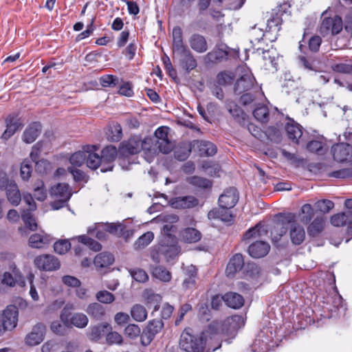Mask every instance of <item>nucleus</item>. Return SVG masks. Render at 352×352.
I'll return each mask as SVG.
<instances>
[{"mask_svg":"<svg viewBox=\"0 0 352 352\" xmlns=\"http://www.w3.org/2000/svg\"><path fill=\"white\" fill-rule=\"evenodd\" d=\"M307 149L318 155H324L327 151L324 147V143L319 140H311L307 144Z\"/></svg>","mask_w":352,"mask_h":352,"instance_id":"obj_48","label":"nucleus"},{"mask_svg":"<svg viewBox=\"0 0 352 352\" xmlns=\"http://www.w3.org/2000/svg\"><path fill=\"white\" fill-rule=\"evenodd\" d=\"M118 155V150L116 146L109 145L105 146L101 151V160L102 168H100L102 173L112 170L113 168V162Z\"/></svg>","mask_w":352,"mask_h":352,"instance_id":"obj_10","label":"nucleus"},{"mask_svg":"<svg viewBox=\"0 0 352 352\" xmlns=\"http://www.w3.org/2000/svg\"><path fill=\"white\" fill-rule=\"evenodd\" d=\"M18 322V309L14 305L8 306L0 314V336L5 331L14 329Z\"/></svg>","mask_w":352,"mask_h":352,"instance_id":"obj_4","label":"nucleus"},{"mask_svg":"<svg viewBox=\"0 0 352 352\" xmlns=\"http://www.w3.org/2000/svg\"><path fill=\"white\" fill-rule=\"evenodd\" d=\"M316 209L323 214L328 213L333 207V201L328 199L318 201L314 205Z\"/></svg>","mask_w":352,"mask_h":352,"instance_id":"obj_54","label":"nucleus"},{"mask_svg":"<svg viewBox=\"0 0 352 352\" xmlns=\"http://www.w3.org/2000/svg\"><path fill=\"white\" fill-rule=\"evenodd\" d=\"M151 140L150 138H142L139 135H133L120 143L119 151L120 154L126 156L137 154L142 150L151 151Z\"/></svg>","mask_w":352,"mask_h":352,"instance_id":"obj_2","label":"nucleus"},{"mask_svg":"<svg viewBox=\"0 0 352 352\" xmlns=\"http://www.w3.org/2000/svg\"><path fill=\"white\" fill-rule=\"evenodd\" d=\"M87 146L82 151H77L73 153L69 157V162L72 166L80 167L86 161Z\"/></svg>","mask_w":352,"mask_h":352,"instance_id":"obj_44","label":"nucleus"},{"mask_svg":"<svg viewBox=\"0 0 352 352\" xmlns=\"http://www.w3.org/2000/svg\"><path fill=\"white\" fill-rule=\"evenodd\" d=\"M154 234L152 232H147L140 236L134 243L135 250H141L146 247L153 240Z\"/></svg>","mask_w":352,"mask_h":352,"instance_id":"obj_41","label":"nucleus"},{"mask_svg":"<svg viewBox=\"0 0 352 352\" xmlns=\"http://www.w3.org/2000/svg\"><path fill=\"white\" fill-rule=\"evenodd\" d=\"M261 233L259 231L258 225L250 228L243 235V240L250 241L251 239H255L260 237Z\"/></svg>","mask_w":352,"mask_h":352,"instance_id":"obj_63","label":"nucleus"},{"mask_svg":"<svg viewBox=\"0 0 352 352\" xmlns=\"http://www.w3.org/2000/svg\"><path fill=\"white\" fill-rule=\"evenodd\" d=\"M188 43L193 51L199 54L206 52L208 49L206 38L197 33L192 34L189 37Z\"/></svg>","mask_w":352,"mask_h":352,"instance_id":"obj_20","label":"nucleus"},{"mask_svg":"<svg viewBox=\"0 0 352 352\" xmlns=\"http://www.w3.org/2000/svg\"><path fill=\"white\" fill-rule=\"evenodd\" d=\"M230 209V208L219 206V208L210 210L208 213V216L210 218L217 219L223 222L229 223L233 220V216L231 214Z\"/></svg>","mask_w":352,"mask_h":352,"instance_id":"obj_30","label":"nucleus"},{"mask_svg":"<svg viewBox=\"0 0 352 352\" xmlns=\"http://www.w3.org/2000/svg\"><path fill=\"white\" fill-rule=\"evenodd\" d=\"M186 180L190 184L202 189L210 188L212 186L210 180L198 176L188 177Z\"/></svg>","mask_w":352,"mask_h":352,"instance_id":"obj_43","label":"nucleus"},{"mask_svg":"<svg viewBox=\"0 0 352 352\" xmlns=\"http://www.w3.org/2000/svg\"><path fill=\"white\" fill-rule=\"evenodd\" d=\"M188 47L183 41V32L179 26H175L173 29V49L174 53L183 50Z\"/></svg>","mask_w":352,"mask_h":352,"instance_id":"obj_31","label":"nucleus"},{"mask_svg":"<svg viewBox=\"0 0 352 352\" xmlns=\"http://www.w3.org/2000/svg\"><path fill=\"white\" fill-rule=\"evenodd\" d=\"M133 278L139 283H145L148 280L147 273L142 269H135L130 270Z\"/></svg>","mask_w":352,"mask_h":352,"instance_id":"obj_59","label":"nucleus"},{"mask_svg":"<svg viewBox=\"0 0 352 352\" xmlns=\"http://www.w3.org/2000/svg\"><path fill=\"white\" fill-rule=\"evenodd\" d=\"M6 129L1 136L2 139L4 140L9 139L16 131L21 129L23 126L22 121L16 114L9 115L6 120Z\"/></svg>","mask_w":352,"mask_h":352,"instance_id":"obj_12","label":"nucleus"},{"mask_svg":"<svg viewBox=\"0 0 352 352\" xmlns=\"http://www.w3.org/2000/svg\"><path fill=\"white\" fill-rule=\"evenodd\" d=\"M87 314L93 319L101 320L106 315L105 308L99 302H91L85 309Z\"/></svg>","mask_w":352,"mask_h":352,"instance_id":"obj_29","label":"nucleus"},{"mask_svg":"<svg viewBox=\"0 0 352 352\" xmlns=\"http://www.w3.org/2000/svg\"><path fill=\"white\" fill-rule=\"evenodd\" d=\"M34 196L38 201H44L47 198V190L44 182L38 179L33 184Z\"/></svg>","mask_w":352,"mask_h":352,"instance_id":"obj_39","label":"nucleus"},{"mask_svg":"<svg viewBox=\"0 0 352 352\" xmlns=\"http://www.w3.org/2000/svg\"><path fill=\"white\" fill-rule=\"evenodd\" d=\"M107 138L111 142H118L122 138V129L120 124L116 123L109 126L107 133Z\"/></svg>","mask_w":352,"mask_h":352,"instance_id":"obj_40","label":"nucleus"},{"mask_svg":"<svg viewBox=\"0 0 352 352\" xmlns=\"http://www.w3.org/2000/svg\"><path fill=\"white\" fill-rule=\"evenodd\" d=\"M41 151V144L40 142H37L32 146L30 155L31 160L36 164V170L40 173L43 171L41 168L42 166L45 168V165L47 164V162L45 160H38Z\"/></svg>","mask_w":352,"mask_h":352,"instance_id":"obj_36","label":"nucleus"},{"mask_svg":"<svg viewBox=\"0 0 352 352\" xmlns=\"http://www.w3.org/2000/svg\"><path fill=\"white\" fill-rule=\"evenodd\" d=\"M324 219L316 218L307 228L308 234L311 236H316L320 233L324 228Z\"/></svg>","mask_w":352,"mask_h":352,"instance_id":"obj_42","label":"nucleus"},{"mask_svg":"<svg viewBox=\"0 0 352 352\" xmlns=\"http://www.w3.org/2000/svg\"><path fill=\"white\" fill-rule=\"evenodd\" d=\"M51 241L50 236L46 234H34L29 238V245L32 248H43Z\"/></svg>","mask_w":352,"mask_h":352,"instance_id":"obj_32","label":"nucleus"},{"mask_svg":"<svg viewBox=\"0 0 352 352\" xmlns=\"http://www.w3.org/2000/svg\"><path fill=\"white\" fill-rule=\"evenodd\" d=\"M32 171V166L31 162L27 159L23 160V162L21 164V170H20V174H21V178L24 181L28 180L31 177Z\"/></svg>","mask_w":352,"mask_h":352,"instance_id":"obj_55","label":"nucleus"},{"mask_svg":"<svg viewBox=\"0 0 352 352\" xmlns=\"http://www.w3.org/2000/svg\"><path fill=\"white\" fill-rule=\"evenodd\" d=\"M155 147H157L159 151L163 153H168L171 151L173 145L168 138L160 142H155L153 145L154 150L155 149Z\"/></svg>","mask_w":352,"mask_h":352,"instance_id":"obj_60","label":"nucleus"},{"mask_svg":"<svg viewBox=\"0 0 352 352\" xmlns=\"http://www.w3.org/2000/svg\"><path fill=\"white\" fill-rule=\"evenodd\" d=\"M71 243L68 240L63 239L56 241L54 245V251L59 254H64L70 249Z\"/></svg>","mask_w":352,"mask_h":352,"instance_id":"obj_58","label":"nucleus"},{"mask_svg":"<svg viewBox=\"0 0 352 352\" xmlns=\"http://www.w3.org/2000/svg\"><path fill=\"white\" fill-rule=\"evenodd\" d=\"M97 147L93 145H87L86 164L92 170L98 167L102 168V162L100 156L96 153Z\"/></svg>","mask_w":352,"mask_h":352,"instance_id":"obj_19","label":"nucleus"},{"mask_svg":"<svg viewBox=\"0 0 352 352\" xmlns=\"http://www.w3.org/2000/svg\"><path fill=\"white\" fill-rule=\"evenodd\" d=\"M322 43V38L320 36L315 35L311 36L308 42L309 49L314 52H316L319 50Z\"/></svg>","mask_w":352,"mask_h":352,"instance_id":"obj_64","label":"nucleus"},{"mask_svg":"<svg viewBox=\"0 0 352 352\" xmlns=\"http://www.w3.org/2000/svg\"><path fill=\"white\" fill-rule=\"evenodd\" d=\"M199 199L192 195L181 196L174 198L171 206L176 209H190L199 205Z\"/></svg>","mask_w":352,"mask_h":352,"instance_id":"obj_17","label":"nucleus"},{"mask_svg":"<svg viewBox=\"0 0 352 352\" xmlns=\"http://www.w3.org/2000/svg\"><path fill=\"white\" fill-rule=\"evenodd\" d=\"M285 129L288 139L293 143L299 144L302 136V127L294 120L289 119Z\"/></svg>","mask_w":352,"mask_h":352,"instance_id":"obj_13","label":"nucleus"},{"mask_svg":"<svg viewBox=\"0 0 352 352\" xmlns=\"http://www.w3.org/2000/svg\"><path fill=\"white\" fill-rule=\"evenodd\" d=\"M168 128L167 127H159L155 132L154 137H146V138L151 139V147L152 151H154V148H153V145L155 142H160L166 139H168Z\"/></svg>","mask_w":352,"mask_h":352,"instance_id":"obj_50","label":"nucleus"},{"mask_svg":"<svg viewBox=\"0 0 352 352\" xmlns=\"http://www.w3.org/2000/svg\"><path fill=\"white\" fill-rule=\"evenodd\" d=\"M334 160L342 162L352 160V146L348 143H338L332 146L331 150Z\"/></svg>","mask_w":352,"mask_h":352,"instance_id":"obj_9","label":"nucleus"},{"mask_svg":"<svg viewBox=\"0 0 352 352\" xmlns=\"http://www.w3.org/2000/svg\"><path fill=\"white\" fill-rule=\"evenodd\" d=\"M141 329L138 324H129L124 329V334L131 340H135L140 336Z\"/></svg>","mask_w":352,"mask_h":352,"instance_id":"obj_51","label":"nucleus"},{"mask_svg":"<svg viewBox=\"0 0 352 352\" xmlns=\"http://www.w3.org/2000/svg\"><path fill=\"white\" fill-rule=\"evenodd\" d=\"M179 57V64L187 72L194 69L197 65V60L192 53L187 47L175 53Z\"/></svg>","mask_w":352,"mask_h":352,"instance_id":"obj_15","label":"nucleus"},{"mask_svg":"<svg viewBox=\"0 0 352 352\" xmlns=\"http://www.w3.org/2000/svg\"><path fill=\"white\" fill-rule=\"evenodd\" d=\"M253 116L258 121L266 123L269 120V109L264 105L258 107L254 110Z\"/></svg>","mask_w":352,"mask_h":352,"instance_id":"obj_46","label":"nucleus"},{"mask_svg":"<svg viewBox=\"0 0 352 352\" xmlns=\"http://www.w3.org/2000/svg\"><path fill=\"white\" fill-rule=\"evenodd\" d=\"M343 28L342 18L338 16L324 18L320 25V32L324 34L331 33L332 35L339 34Z\"/></svg>","mask_w":352,"mask_h":352,"instance_id":"obj_8","label":"nucleus"},{"mask_svg":"<svg viewBox=\"0 0 352 352\" xmlns=\"http://www.w3.org/2000/svg\"><path fill=\"white\" fill-rule=\"evenodd\" d=\"M206 342L203 336H195L191 328H186L181 334L180 348L186 352H204Z\"/></svg>","mask_w":352,"mask_h":352,"instance_id":"obj_1","label":"nucleus"},{"mask_svg":"<svg viewBox=\"0 0 352 352\" xmlns=\"http://www.w3.org/2000/svg\"><path fill=\"white\" fill-rule=\"evenodd\" d=\"M255 85V78L251 74H245L238 79L234 85V93L241 95L243 93L258 89Z\"/></svg>","mask_w":352,"mask_h":352,"instance_id":"obj_11","label":"nucleus"},{"mask_svg":"<svg viewBox=\"0 0 352 352\" xmlns=\"http://www.w3.org/2000/svg\"><path fill=\"white\" fill-rule=\"evenodd\" d=\"M352 221V210L338 213L331 218V223L336 227L344 226Z\"/></svg>","mask_w":352,"mask_h":352,"instance_id":"obj_33","label":"nucleus"},{"mask_svg":"<svg viewBox=\"0 0 352 352\" xmlns=\"http://www.w3.org/2000/svg\"><path fill=\"white\" fill-rule=\"evenodd\" d=\"M279 219L271 230V236L273 242H278L280 238L286 234L289 229V223L294 220V214L289 213L285 215H280Z\"/></svg>","mask_w":352,"mask_h":352,"instance_id":"obj_6","label":"nucleus"},{"mask_svg":"<svg viewBox=\"0 0 352 352\" xmlns=\"http://www.w3.org/2000/svg\"><path fill=\"white\" fill-rule=\"evenodd\" d=\"M289 228L290 230L289 236L292 243L294 245L301 244L305 240V232L304 228L296 222L295 217L294 220L289 223Z\"/></svg>","mask_w":352,"mask_h":352,"instance_id":"obj_21","label":"nucleus"},{"mask_svg":"<svg viewBox=\"0 0 352 352\" xmlns=\"http://www.w3.org/2000/svg\"><path fill=\"white\" fill-rule=\"evenodd\" d=\"M265 35L264 31L262 28H257L256 24L254 25L250 32L251 43H259Z\"/></svg>","mask_w":352,"mask_h":352,"instance_id":"obj_61","label":"nucleus"},{"mask_svg":"<svg viewBox=\"0 0 352 352\" xmlns=\"http://www.w3.org/2000/svg\"><path fill=\"white\" fill-rule=\"evenodd\" d=\"M239 195L235 188L227 189L219 198V204L220 207L227 208H233L238 201Z\"/></svg>","mask_w":352,"mask_h":352,"instance_id":"obj_18","label":"nucleus"},{"mask_svg":"<svg viewBox=\"0 0 352 352\" xmlns=\"http://www.w3.org/2000/svg\"><path fill=\"white\" fill-rule=\"evenodd\" d=\"M223 300L230 307L239 309L244 304L243 297L236 292H227L223 296Z\"/></svg>","mask_w":352,"mask_h":352,"instance_id":"obj_27","label":"nucleus"},{"mask_svg":"<svg viewBox=\"0 0 352 352\" xmlns=\"http://www.w3.org/2000/svg\"><path fill=\"white\" fill-rule=\"evenodd\" d=\"M270 249V245L263 241H257L248 248V252L253 258H262L267 254Z\"/></svg>","mask_w":352,"mask_h":352,"instance_id":"obj_23","label":"nucleus"},{"mask_svg":"<svg viewBox=\"0 0 352 352\" xmlns=\"http://www.w3.org/2000/svg\"><path fill=\"white\" fill-rule=\"evenodd\" d=\"M259 94L258 89L243 93L240 97L239 102L243 106L252 104L255 102Z\"/></svg>","mask_w":352,"mask_h":352,"instance_id":"obj_45","label":"nucleus"},{"mask_svg":"<svg viewBox=\"0 0 352 352\" xmlns=\"http://www.w3.org/2000/svg\"><path fill=\"white\" fill-rule=\"evenodd\" d=\"M107 343L109 345L118 344L121 345L123 344L122 336L117 331H113L111 330L106 336Z\"/></svg>","mask_w":352,"mask_h":352,"instance_id":"obj_53","label":"nucleus"},{"mask_svg":"<svg viewBox=\"0 0 352 352\" xmlns=\"http://www.w3.org/2000/svg\"><path fill=\"white\" fill-rule=\"evenodd\" d=\"M35 266L43 271H54L59 269L60 264L58 259L51 254H43L34 260Z\"/></svg>","mask_w":352,"mask_h":352,"instance_id":"obj_7","label":"nucleus"},{"mask_svg":"<svg viewBox=\"0 0 352 352\" xmlns=\"http://www.w3.org/2000/svg\"><path fill=\"white\" fill-rule=\"evenodd\" d=\"M105 230L111 234H121L124 230V226L121 223H107L105 225Z\"/></svg>","mask_w":352,"mask_h":352,"instance_id":"obj_62","label":"nucleus"},{"mask_svg":"<svg viewBox=\"0 0 352 352\" xmlns=\"http://www.w3.org/2000/svg\"><path fill=\"white\" fill-rule=\"evenodd\" d=\"M160 251L164 254L168 261L176 257L179 252V248L176 245L162 247Z\"/></svg>","mask_w":352,"mask_h":352,"instance_id":"obj_57","label":"nucleus"},{"mask_svg":"<svg viewBox=\"0 0 352 352\" xmlns=\"http://www.w3.org/2000/svg\"><path fill=\"white\" fill-rule=\"evenodd\" d=\"M10 272L0 273V292L4 289L3 286L13 287L16 285L21 287L25 284L24 277L15 265H10Z\"/></svg>","mask_w":352,"mask_h":352,"instance_id":"obj_5","label":"nucleus"},{"mask_svg":"<svg viewBox=\"0 0 352 352\" xmlns=\"http://www.w3.org/2000/svg\"><path fill=\"white\" fill-rule=\"evenodd\" d=\"M8 200L13 206H18L21 200V196L17 184L14 182H9L6 188Z\"/></svg>","mask_w":352,"mask_h":352,"instance_id":"obj_26","label":"nucleus"},{"mask_svg":"<svg viewBox=\"0 0 352 352\" xmlns=\"http://www.w3.org/2000/svg\"><path fill=\"white\" fill-rule=\"evenodd\" d=\"M190 149L197 151L200 156H212L217 153L216 146L210 142L204 140L193 141Z\"/></svg>","mask_w":352,"mask_h":352,"instance_id":"obj_14","label":"nucleus"},{"mask_svg":"<svg viewBox=\"0 0 352 352\" xmlns=\"http://www.w3.org/2000/svg\"><path fill=\"white\" fill-rule=\"evenodd\" d=\"M99 82L103 87H114L120 82V79L116 76L104 75L99 78Z\"/></svg>","mask_w":352,"mask_h":352,"instance_id":"obj_49","label":"nucleus"},{"mask_svg":"<svg viewBox=\"0 0 352 352\" xmlns=\"http://www.w3.org/2000/svg\"><path fill=\"white\" fill-rule=\"evenodd\" d=\"M67 326L65 325L61 320L53 321L50 324L51 331L58 336H65L67 333Z\"/></svg>","mask_w":352,"mask_h":352,"instance_id":"obj_56","label":"nucleus"},{"mask_svg":"<svg viewBox=\"0 0 352 352\" xmlns=\"http://www.w3.org/2000/svg\"><path fill=\"white\" fill-rule=\"evenodd\" d=\"M41 131V125L39 122L30 124L24 131L22 139L27 144L32 143L36 140Z\"/></svg>","mask_w":352,"mask_h":352,"instance_id":"obj_25","label":"nucleus"},{"mask_svg":"<svg viewBox=\"0 0 352 352\" xmlns=\"http://www.w3.org/2000/svg\"><path fill=\"white\" fill-rule=\"evenodd\" d=\"M164 323L160 320H153L148 322L145 330L155 336L163 328Z\"/></svg>","mask_w":352,"mask_h":352,"instance_id":"obj_52","label":"nucleus"},{"mask_svg":"<svg viewBox=\"0 0 352 352\" xmlns=\"http://www.w3.org/2000/svg\"><path fill=\"white\" fill-rule=\"evenodd\" d=\"M132 318L137 322H143L147 318L146 308L140 304L133 305L130 311Z\"/></svg>","mask_w":352,"mask_h":352,"instance_id":"obj_38","label":"nucleus"},{"mask_svg":"<svg viewBox=\"0 0 352 352\" xmlns=\"http://www.w3.org/2000/svg\"><path fill=\"white\" fill-rule=\"evenodd\" d=\"M114 257L109 252H102L96 256L94 263L97 268L107 267L113 264Z\"/></svg>","mask_w":352,"mask_h":352,"instance_id":"obj_35","label":"nucleus"},{"mask_svg":"<svg viewBox=\"0 0 352 352\" xmlns=\"http://www.w3.org/2000/svg\"><path fill=\"white\" fill-rule=\"evenodd\" d=\"M244 261L241 254H234L230 260L226 270L227 276L232 277L239 272L243 267Z\"/></svg>","mask_w":352,"mask_h":352,"instance_id":"obj_24","label":"nucleus"},{"mask_svg":"<svg viewBox=\"0 0 352 352\" xmlns=\"http://www.w3.org/2000/svg\"><path fill=\"white\" fill-rule=\"evenodd\" d=\"M74 309L73 304H67L62 309L60 314V319L67 326L68 328L76 327L83 329L86 327L89 322V318L83 313L76 312L72 313Z\"/></svg>","mask_w":352,"mask_h":352,"instance_id":"obj_3","label":"nucleus"},{"mask_svg":"<svg viewBox=\"0 0 352 352\" xmlns=\"http://www.w3.org/2000/svg\"><path fill=\"white\" fill-rule=\"evenodd\" d=\"M96 298L102 304H111L116 300L115 296L107 290H100L96 294Z\"/></svg>","mask_w":352,"mask_h":352,"instance_id":"obj_47","label":"nucleus"},{"mask_svg":"<svg viewBox=\"0 0 352 352\" xmlns=\"http://www.w3.org/2000/svg\"><path fill=\"white\" fill-rule=\"evenodd\" d=\"M111 330L112 327L107 322L100 323L90 327L89 338L92 340H98L104 334L105 330Z\"/></svg>","mask_w":352,"mask_h":352,"instance_id":"obj_37","label":"nucleus"},{"mask_svg":"<svg viewBox=\"0 0 352 352\" xmlns=\"http://www.w3.org/2000/svg\"><path fill=\"white\" fill-rule=\"evenodd\" d=\"M181 240L187 243H197L201 239V232L193 228H187L180 232Z\"/></svg>","mask_w":352,"mask_h":352,"instance_id":"obj_28","label":"nucleus"},{"mask_svg":"<svg viewBox=\"0 0 352 352\" xmlns=\"http://www.w3.org/2000/svg\"><path fill=\"white\" fill-rule=\"evenodd\" d=\"M151 272L154 278L164 283L170 281L172 278L170 272L162 265L151 266Z\"/></svg>","mask_w":352,"mask_h":352,"instance_id":"obj_34","label":"nucleus"},{"mask_svg":"<svg viewBox=\"0 0 352 352\" xmlns=\"http://www.w3.org/2000/svg\"><path fill=\"white\" fill-rule=\"evenodd\" d=\"M45 326L42 323L34 325L30 333L25 337V343L30 346H36L44 339Z\"/></svg>","mask_w":352,"mask_h":352,"instance_id":"obj_16","label":"nucleus"},{"mask_svg":"<svg viewBox=\"0 0 352 352\" xmlns=\"http://www.w3.org/2000/svg\"><path fill=\"white\" fill-rule=\"evenodd\" d=\"M50 195L55 199H62L69 201L72 195V192L68 184L58 183L51 188Z\"/></svg>","mask_w":352,"mask_h":352,"instance_id":"obj_22","label":"nucleus"}]
</instances>
